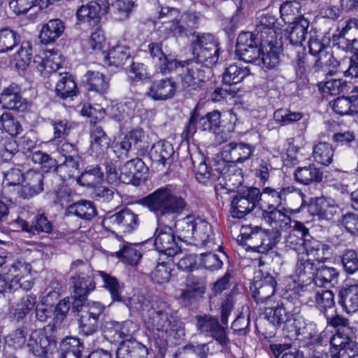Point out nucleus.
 Instances as JSON below:
<instances>
[{
	"instance_id": "obj_62",
	"label": "nucleus",
	"mask_w": 358,
	"mask_h": 358,
	"mask_svg": "<svg viewBox=\"0 0 358 358\" xmlns=\"http://www.w3.org/2000/svg\"><path fill=\"white\" fill-rule=\"evenodd\" d=\"M317 266L309 259H299L295 268V273L299 278L313 279L317 271Z\"/></svg>"
},
{
	"instance_id": "obj_26",
	"label": "nucleus",
	"mask_w": 358,
	"mask_h": 358,
	"mask_svg": "<svg viewBox=\"0 0 358 358\" xmlns=\"http://www.w3.org/2000/svg\"><path fill=\"white\" fill-rule=\"evenodd\" d=\"M43 191V175L38 171L30 169L24 176L23 182L19 192L24 199L31 198Z\"/></svg>"
},
{
	"instance_id": "obj_7",
	"label": "nucleus",
	"mask_w": 358,
	"mask_h": 358,
	"mask_svg": "<svg viewBox=\"0 0 358 358\" xmlns=\"http://www.w3.org/2000/svg\"><path fill=\"white\" fill-rule=\"evenodd\" d=\"M241 235L247 241L246 245L251 250L266 254L272 250L278 242V237L267 229L255 226H244Z\"/></svg>"
},
{
	"instance_id": "obj_37",
	"label": "nucleus",
	"mask_w": 358,
	"mask_h": 358,
	"mask_svg": "<svg viewBox=\"0 0 358 358\" xmlns=\"http://www.w3.org/2000/svg\"><path fill=\"white\" fill-rule=\"evenodd\" d=\"M292 304L289 301H286L280 305H278L275 308H266L265 309V314L272 323L274 324H284L285 328L292 317Z\"/></svg>"
},
{
	"instance_id": "obj_20",
	"label": "nucleus",
	"mask_w": 358,
	"mask_h": 358,
	"mask_svg": "<svg viewBox=\"0 0 358 358\" xmlns=\"http://www.w3.org/2000/svg\"><path fill=\"white\" fill-rule=\"evenodd\" d=\"M292 193H296L302 200L304 194L299 189L294 186H287L278 188L270 187H264L262 194L267 200L268 203V208H285L287 202V196Z\"/></svg>"
},
{
	"instance_id": "obj_40",
	"label": "nucleus",
	"mask_w": 358,
	"mask_h": 358,
	"mask_svg": "<svg viewBox=\"0 0 358 358\" xmlns=\"http://www.w3.org/2000/svg\"><path fill=\"white\" fill-rule=\"evenodd\" d=\"M64 23L59 19L49 20L43 26L40 33L41 43L49 44L55 42L64 32Z\"/></svg>"
},
{
	"instance_id": "obj_12",
	"label": "nucleus",
	"mask_w": 358,
	"mask_h": 358,
	"mask_svg": "<svg viewBox=\"0 0 358 358\" xmlns=\"http://www.w3.org/2000/svg\"><path fill=\"white\" fill-rule=\"evenodd\" d=\"M351 334L348 320L337 315V358H353L356 355L357 345L351 339Z\"/></svg>"
},
{
	"instance_id": "obj_58",
	"label": "nucleus",
	"mask_w": 358,
	"mask_h": 358,
	"mask_svg": "<svg viewBox=\"0 0 358 358\" xmlns=\"http://www.w3.org/2000/svg\"><path fill=\"white\" fill-rule=\"evenodd\" d=\"M115 255L123 262L131 265H136L141 257V252L131 244H124Z\"/></svg>"
},
{
	"instance_id": "obj_30",
	"label": "nucleus",
	"mask_w": 358,
	"mask_h": 358,
	"mask_svg": "<svg viewBox=\"0 0 358 358\" xmlns=\"http://www.w3.org/2000/svg\"><path fill=\"white\" fill-rule=\"evenodd\" d=\"M110 141L102 128L94 127L90 131V155L96 158L103 156L109 149Z\"/></svg>"
},
{
	"instance_id": "obj_41",
	"label": "nucleus",
	"mask_w": 358,
	"mask_h": 358,
	"mask_svg": "<svg viewBox=\"0 0 358 358\" xmlns=\"http://www.w3.org/2000/svg\"><path fill=\"white\" fill-rule=\"evenodd\" d=\"M104 178V172L101 166L89 165L78 178V182L82 186L94 187L101 183Z\"/></svg>"
},
{
	"instance_id": "obj_34",
	"label": "nucleus",
	"mask_w": 358,
	"mask_h": 358,
	"mask_svg": "<svg viewBox=\"0 0 358 358\" xmlns=\"http://www.w3.org/2000/svg\"><path fill=\"white\" fill-rule=\"evenodd\" d=\"M290 320L285 329L292 334V336L301 335L306 338H313L316 335L315 325L311 323L306 324L303 317L296 312L292 314Z\"/></svg>"
},
{
	"instance_id": "obj_35",
	"label": "nucleus",
	"mask_w": 358,
	"mask_h": 358,
	"mask_svg": "<svg viewBox=\"0 0 358 358\" xmlns=\"http://www.w3.org/2000/svg\"><path fill=\"white\" fill-rule=\"evenodd\" d=\"M220 51V43H217V44H214L207 48L193 49L192 54L197 63L202 64L206 68H211L217 63Z\"/></svg>"
},
{
	"instance_id": "obj_4",
	"label": "nucleus",
	"mask_w": 358,
	"mask_h": 358,
	"mask_svg": "<svg viewBox=\"0 0 358 358\" xmlns=\"http://www.w3.org/2000/svg\"><path fill=\"white\" fill-rule=\"evenodd\" d=\"M0 268L3 276L10 282V287L14 291L22 288L29 290L34 282L30 275L31 266L23 259H13L7 256H0Z\"/></svg>"
},
{
	"instance_id": "obj_13",
	"label": "nucleus",
	"mask_w": 358,
	"mask_h": 358,
	"mask_svg": "<svg viewBox=\"0 0 358 358\" xmlns=\"http://www.w3.org/2000/svg\"><path fill=\"white\" fill-rule=\"evenodd\" d=\"M51 329L50 327L39 329L32 331L30 334L27 347L36 356L43 357L55 348L56 340L48 332Z\"/></svg>"
},
{
	"instance_id": "obj_36",
	"label": "nucleus",
	"mask_w": 358,
	"mask_h": 358,
	"mask_svg": "<svg viewBox=\"0 0 358 358\" xmlns=\"http://www.w3.org/2000/svg\"><path fill=\"white\" fill-rule=\"evenodd\" d=\"M148 48L150 56L162 73L173 71L177 65V60L169 58L163 52L161 43H152L148 45Z\"/></svg>"
},
{
	"instance_id": "obj_6",
	"label": "nucleus",
	"mask_w": 358,
	"mask_h": 358,
	"mask_svg": "<svg viewBox=\"0 0 358 358\" xmlns=\"http://www.w3.org/2000/svg\"><path fill=\"white\" fill-rule=\"evenodd\" d=\"M106 170V178L108 183L116 184L121 182L125 184L138 185L147 172L145 163L140 158H135L127 162L120 169L118 176L115 166L111 161L103 164Z\"/></svg>"
},
{
	"instance_id": "obj_49",
	"label": "nucleus",
	"mask_w": 358,
	"mask_h": 358,
	"mask_svg": "<svg viewBox=\"0 0 358 358\" xmlns=\"http://www.w3.org/2000/svg\"><path fill=\"white\" fill-rule=\"evenodd\" d=\"M83 350V344L79 338L69 337L65 338L60 345L62 358H81Z\"/></svg>"
},
{
	"instance_id": "obj_5",
	"label": "nucleus",
	"mask_w": 358,
	"mask_h": 358,
	"mask_svg": "<svg viewBox=\"0 0 358 358\" xmlns=\"http://www.w3.org/2000/svg\"><path fill=\"white\" fill-rule=\"evenodd\" d=\"M167 18L162 21V26L159 31L166 36L173 34L174 36H187L191 31L198 26L199 17L192 13H185L179 15L176 8H162L159 15V19Z\"/></svg>"
},
{
	"instance_id": "obj_39",
	"label": "nucleus",
	"mask_w": 358,
	"mask_h": 358,
	"mask_svg": "<svg viewBox=\"0 0 358 358\" xmlns=\"http://www.w3.org/2000/svg\"><path fill=\"white\" fill-rule=\"evenodd\" d=\"M289 24L291 27L288 38L290 43L296 46L302 45L306 37L309 21L301 15Z\"/></svg>"
},
{
	"instance_id": "obj_45",
	"label": "nucleus",
	"mask_w": 358,
	"mask_h": 358,
	"mask_svg": "<svg viewBox=\"0 0 358 358\" xmlns=\"http://www.w3.org/2000/svg\"><path fill=\"white\" fill-rule=\"evenodd\" d=\"M196 217L188 215L175 223V229L179 240L192 243Z\"/></svg>"
},
{
	"instance_id": "obj_51",
	"label": "nucleus",
	"mask_w": 358,
	"mask_h": 358,
	"mask_svg": "<svg viewBox=\"0 0 358 358\" xmlns=\"http://www.w3.org/2000/svg\"><path fill=\"white\" fill-rule=\"evenodd\" d=\"M129 57L130 50L129 47L125 45L117 44L109 50L106 59L108 62L109 65L120 66L125 63Z\"/></svg>"
},
{
	"instance_id": "obj_21",
	"label": "nucleus",
	"mask_w": 358,
	"mask_h": 358,
	"mask_svg": "<svg viewBox=\"0 0 358 358\" xmlns=\"http://www.w3.org/2000/svg\"><path fill=\"white\" fill-rule=\"evenodd\" d=\"M286 208H268L262 211V218L272 230L276 232L287 231L292 227V220Z\"/></svg>"
},
{
	"instance_id": "obj_19",
	"label": "nucleus",
	"mask_w": 358,
	"mask_h": 358,
	"mask_svg": "<svg viewBox=\"0 0 358 358\" xmlns=\"http://www.w3.org/2000/svg\"><path fill=\"white\" fill-rule=\"evenodd\" d=\"M196 318V328L201 334L212 336L222 345L227 343L225 330L220 324L217 318L208 315L197 316Z\"/></svg>"
},
{
	"instance_id": "obj_2",
	"label": "nucleus",
	"mask_w": 358,
	"mask_h": 358,
	"mask_svg": "<svg viewBox=\"0 0 358 358\" xmlns=\"http://www.w3.org/2000/svg\"><path fill=\"white\" fill-rule=\"evenodd\" d=\"M145 202L157 216L180 213L186 206L185 199L176 194L171 185L157 189L145 199Z\"/></svg>"
},
{
	"instance_id": "obj_16",
	"label": "nucleus",
	"mask_w": 358,
	"mask_h": 358,
	"mask_svg": "<svg viewBox=\"0 0 358 358\" xmlns=\"http://www.w3.org/2000/svg\"><path fill=\"white\" fill-rule=\"evenodd\" d=\"M341 30L337 34V47L343 52H348L358 45V19L351 18L341 25Z\"/></svg>"
},
{
	"instance_id": "obj_17",
	"label": "nucleus",
	"mask_w": 358,
	"mask_h": 358,
	"mask_svg": "<svg viewBox=\"0 0 358 358\" xmlns=\"http://www.w3.org/2000/svg\"><path fill=\"white\" fill-rule=\"evenodd\" d=\"M255 147L243 142H230L222 147L221 155L223 159L221 162L243 163L249 159L255 152Z\"/></svg>"
},
{
	"instance_id": "obj_47",
	"label": "nucleus",
	"mask_w": 358,
	"mask_h": 358,
	"mask_svg": "<svg viewBox=\"0 0 358 358\" xmlns=\"http://www.w3.org/2000/svg\"><path fill=\"white\" fill-rule=\"evenodd\" d=\"M250 73V69L248 67L236 64H231L225 69L222 75V82L227 85H236L248 76Z\"/></svg>"
},
{
	"instance_id": "obj_32",
	"label": "nucleus",
	"mask_w": 358,
	"mask_h": 358,
	"mask_svg": "<svg viewBox=\"0 0 358 358\" xmlns=\"http://www.w3.org/2000/svg\"><path fill=\"white\" fill-rule=\"evenodd\" d=\"M339 303L348 313L358 310V284L345 285L339 289Z\"/></svg>"
},
{
	"instance_id": "obj_25",
	"label": "nucleus",
	"mask_w": 358,
	"mask_h": 358,
	"mask_svg": "<svg viewBox=\"0 0 358 358\" xmlns=\"http://www.w3.org/2000/svg\"><path fill=\"white\" fill-rule=\"evenodd\" d=\"M105 222L111 224L115 228L123 233H130L137 229L139 220L138 215L129 208L108 216Z\"/></svg>"
},
{
	"instance_id": "obj_9",
	"label": "nucleus",
	"mask_w": 358,
	"mask_h": 358,
	"mask_svg": "<svg viewBox=\"0 0 358 358\" xmlns=\"http://www.w3.org/2000/svg\"><path fill=\"white\" fill-rule=\"evenodd\" d=\"M231 172L230 166L224 162H217L211 171H209L205 162H201L195 171V177L200 183L204 185L217 182L220 185L229 186L228 182L232 180Z\"/></svg>"
},
{
	"instance_id": "obj_3",
	"label": "nucleus",
	"mask_w": 358,
	"mask_h": 358,
	"mask_svg": "<svg viewBox=\"0 0 358 358\" xmlns=\"http://www.w3.org/2000/svg\"><path fill=\"white\" fill-rule=\"evenodd\" d=\"M150 301L143 296H133L129 300V306L138 312H148V318L146 320L148 325L153 329L168 332L171 329V317L166 311L167 304L164 301L157 302L150 307Z\"/></svg>"
},
{
	"instance_id": "obj_15",
	"label": "nucleus",
	"mask_w": 358,
	"mask_h": 358,
	"mask_svg": "<svg viewBox=\"0 0 358 358\" xmlns=\"http://www.w3.org/2000/svg\"><path fill=\"white\" fill-rule=\"evenodd\" d=\"M140 329L139 324L133 320L110 321L106 324L107 336L114 342L131 341V339Z\"/></svg>"
},
{
	"instance_id": "obj_63",
	"label": "nucleus",
	"mask_w": 358,
	"mask_h": 358,
	"mask_svg": "<svg viewBox=\"0 0 358 358\" xmlns=\"http://www.w3.org/2000/svg\"><path fill=\"white\" fill-rule=\"evenodd\" d=\"M222 265V259L216 254L206 252L199 255V267L201 266L207 270L215 271L221 268Z\"/></svg>"
},
{
	"instance_id": "obj_11",
	"label": "nucleus",
	"mask_w": 358,
	"mask_h": 358,
	"mask_svg": "<svg viewBox=\"0 0 358 358\" xmlns=\"http://www.w3.org/2000/svg\"><path fill=\"white\" fill-rule=\"evenodd\" d=\"M260 196V190L255 187L235 195L231 202V216L238 219L243 218L256 208Z\"/></svg>"
},
{
	"instance_id": "obj_43",
	"label": "nucleus",
	"mask_w": 358,
	"mask_h": 358,
	"mask_svg": "<svg viewBox=\"0 0 358 358\" xmlns=\"http://www.w3.org/2000/svg\"><path fill=\"white\" fill-rule=\"evenodd\" d=\"M276 281L271 275H267L253 291L252 296L257 303H266L275 293Z\"/></svg>"
},
{
	"instance_id": "obj_22",
	"label": "nucleus",
	"mask_w": 358,
	"mask_h": 358,
	"mask_svg": "<svg viewBox=\"0 0 358 358\" xmlns=\"http://www.w3.org/2000/svg\"><path fill=\"white\" fill-rule=\"evenodd\" d=\"M155 236V246L159 252L171 257L179 251L171 227L165 225L157 228Z\"/></svg>"
},
{
	"instance_id": "obj_48",
	"label": "nucleus",
	"mask_w": 358,
	"mask_h": 358,
	"mask_svg": "<svg viewBox=\"0 0 358 358\" xmlns=\"http://www.w3.org/2000/svg\"><path fill=\"white\" fill-rule=\"evenodd\" d=\"M294 178L299 183L308 185L320 182L322 178V173L313 166L299 167L294 172Z\"/></svg>"
},
{
	"instance_id": "obj_50",
	"label": "nucleus",
	"mask_w": 358,
	"mask_h": 358,
	"mask_svg": "<svg viewBox=\"0 0 358 358\" xmlns=\"http://www.w3.org/2000/svg\"><path fill=\"white\" fill-rule=\"evenodd\" d=\"M77 86L72 77L67 73L62 76L57 81L55 92L62 99L71 97L76 94Z\"/></svg>"
},
{
	"instance_id": "obj_8",
	"label": "nucleus",
	"mask_w": 358,
	"mask_h": 358,
	"mask_svg": "<svg viewBox=\"0 0 358 358\" xmlns=\"http://www.w3.org/2000/svg\"><path fill=\"white\" fill-rule=\"evenodd\" d=\"M265 43L261 38L250 31L241 33L236 42V54L246 63L259 62L262 47Z\"/></svg>"
},
{
	"instance_id": "obj_44",
	"label": "nucleus",
	"mask_w": 358,
	"mask_h": 358,
	"mask_svg": "<svg viewBox=\"0 0 358 358\" xmlns=\"http://www.w3.org/2000/svg\"><path fill=\"white\" fill-rule=\"evenodd\" d=\"M66 215H76L81 219L90 220L96 215V210L92 201L81 200L69 205L66 210Z\"/></svg>"
},
{
	"instance_id": "obj_31",
	"label": "nucleus",
	"mask_w": 358,
	"mask_h": 358,
	"mask_svg": "<svg viewBox=\"0 0 358 358\" xmlns=\"http://www.w3.org/2000/svg\"><path fill=\"white\" fill-rule=\"evenodd\" d=\"M173 154L172 144L166 141H159L154 143L150 152L151 159L164 167L172 164Z\"/></svg>"
},
{
	"instance_id": "obj_42",
	"label": "nucleus",
	"mask_w": 358,
	"mask_h": 358,
	"mask_svg": "<svg viewBox=\"0 0 358 358\" xmlns=\"http://www.w3.org/2000/svg\"><path fill=\"white\" fill-rule=\"evenodd\" d=\"M264 48L266 52L264 53L262 49V57H259V62H257L255 64H260V63H262L268 69H275L280 62V47L277 45L276 41L273 42L272 44L265 43Z\"/></svg>"
},
{
	"instance_id": "obj_59",
	"label": "nucleus",
	"mask_w": 358,
	"mask_h": 358,
	"mask_svg": "<svg viewBox=\"0 0 358 358\" xmlns=\"http://www.w3.org/2000/svg\"><path fill=\"white\" fill-rule=\"evenodd\" d=\"M0 124L8 134L16 136L22 131L20 122L10 113L5 112L0 117Z\"/></svg>"
},
{
	"instance_id": "obj_54",
	"label": "nucleus",
	"mask_w": 358,
	"mask_h": 358,
	"mask_svg": "<svg viewBox=\"0 0 358 358\" xmlns=\"http://www.w3.org/2000/svg\"><path fill=\"white\" fill-rule=\"evenodd\" d=\"M334 150L327 143H319L313 148V157L315 162L322 165H329L333 159Z\"/></svg>"
},
{
	"instance_id": "obj_53",
	"label": "nucleus",
	"mask_w": 358,
	"mask_h": 358,
	"mask_svg": "<svg viewBox=\"0 0 358 358\" xmlns=\"http://www.w3.org/2000/svg\"><path fill=\"white\" fill-rule=\"evenodd\" d=\"M20 43V36L10 29H3L0 31V53L6 52Z\"/></svg>"
},
{
	"instance_id": "obj_28",
	"label": "nucleus",
	"mask_w": 358,
	"mask_h": 358,
	"mask_svg": "<svg viewBox=\"0 0 358 358\" xmlns=\"http://www.w3.org/2000/svg\"><path fill=\"white\" fill-rule=\"evenodd\" d=\"M0 104L9 110H23L26 103L22 97L20 87L12 83L5 87L0 94Z\"/></svg>"
},
{
	"instance_id": "obj_14",
	"label": "nucleus",
	"mask_w": 358,
	"mask_h": 358,
	"mask_svg": "<svg viewBox=\"0 0 358 358\" xmlns=\"http://www.w3.org/2000/svg\"><path fill=\"white\" fill-rule=\"evenodd\" d=\"M221 124V113L218 110H213L200 117L195 115H192L185 131L188 136H192L196 128L201 131H208L218 134Z\"/></svg>"
},
{
	"instance_id": "obj_1",
	"label": "nucleus",
	"mask_w": 358,
	"mask_h": 358,
	"mask_svg": "<svg viewBox=\"0 0 358 358\" xmlns=\"http://www.w3.org/2000/svg\"><path fill=\"white\" fill-rule=\"evenodd\" d=\"M72 273L70 281L73 288V307L79 311V308L84 306L90 292L93 291L96 285L93 280L91 266L87 262L76 260L71 265Z\"/></svg>"
},
{
	"instance_id": "obj_10",
	"label": "nucleus",
	"mask_w": 358,
	"mask_h": 358,
	"mask_svg": "<svg viewBox=\"0 0 358 358\" xmlns=\"http://www.w3.org/2000/svg\"><path fill=\"white\" fill-rule=\"evenodd\" d=\"M199 63L196 62H180L177 61V65L173 71H176L180 75L182 81V85L184 88H191L196 90L201 83L205 81L206 73H210V68L205 69L199 66Z\"/></svg>"
},
{
	"instance_id": "obj_24",
	"label": "nucleus",
	"mask_w": 358,
	"mask_h": 358,
	"mask_svg": "<svg viewBox=\"0 0 358 358\" xmlns=\"http://www.w3.org/2000/svg\"><path fill=\"white\" fill-rule=\"evenodd\" d=\"M43 55H35L33 60V66L42 75L55 73L62 67L64 60L60 52L48 50Z\"/></svg>"
},
{
	"instance_id": "obj_38",
	"label": "nucleus",
	"mask_w": 358,
	"mask_h": 358,
	"mask_svg": "<svg viewBox=\"0 0 358 358\" xmlns=\"http://www.w3.org/2000/svg\"><path fill=\"white\" fill-rule=\"evenodd\" d=\"M148 349L136 341L124 342L116 352L117 358H147Z\"/></svg>"
},
{
	"instance_id": "obj_23",
	"label": "nucleus",
	"mask_w": 358,
	"mask_h": 358,
	"mask_svg": "<svg viewBox=\"0 0 358 358\" xmlns=\"http://www.w3.org/2000/svg\"><path fill=\"white\" fill-rule=\"evenodd\" d=\"M108 3L106 0L90 1L78 9L76 16L79 21L94 25L98 23L101 16L108 12Z\"/></svg>"
},
{
	"instance_id": "obj_64",
	"label": "nucleus",
	"mask_w": 358,
	"mask_h": 358,
	"mask_svg": "<svg viewBox=\"0 0 358 358\" xmlns=\"http://www.w3.org/2000/svg\"><path fill=\"white\" fill-rule=\"evenodd\" d=\"M271 350L276 357L282 355L281 358H304L303 352L296 349H291L290 344L273 345Z\"/></svg>"
},
{
	"instance_id": "obj_29",
	"label": "nucleus",
	"mask_w": 358,
	"mask_h": 358,
	"mask_svg": "<svg viewBox=\"0 0 358 358\" xmlns=\"http://www.w3.org/2000/svg\"><path fill=\"white\" fill-rule=\"evenodd\" d=\"M176 84L169 78L154 80L147 92L149 97L156 101H164L173 96Z\"/></svg>"
},
{
	"instance_id": "obj_60",
	"label": "nucleus",
	"mask_w": 358,
	"mask_h": 358,
	"mask_svg": "<svg viewBox=\"0 0 358 358\" xmlns=\"http://www.w3.org/2000/svg\"><path fill=\"white\" fill-rule=\"evenodd\" d=\"M136 106L134 101L129 100L125 103H117L110 106V114L113 119L121 122L131 114L132 108Z\"/></svg>"
},
{
	"instance_id": "obj_33",
	"label": "nucleus",
	"mask_w": 358,
	"mask_h": 358,
	"mask_svg": "<svg viewBox=\"0 0 358 358\" xmlns=\"http://www.w3.org/2000/svg\"><path fill=\"white\" fill-rule=\"evenodd\" d=\"M82 83L86 90L99 94L106 92L109 87L108 79L99 71H88L83 76Z\"/></svg>"
},
{
	"instance_id": "obj_52",
	"label": "nucleus",
	"mask_w": 358,
	"mask_h": 358,
	"mask_svg": "<svg viewBox=\"0 0 358 358\" xmlns=\"http://www.w3.org/2000/svg\"><path fill=\"white\" fill-rule=\"evenodd\" d=\"M32 55L31 45L29 41L21 43L20 48L13 55V62L17 69L25 70L31 64Z\"/></svg>"
},
{
	"instance_id": "obj_46",
	"label": "nucleus",
	"mask_w": 358,
	"mask_h": 358,
	"mask_svg": "<svg viewBox=\"0 0 358 358\" xmlns=\"http://www.w3.org/2000/svg\"><path fill=\"white\" fill-rule=\"evenodd\" d=\"M36 303V297L34 295L27 294L22 297L19 301L13 303L10 312L17 321H20L34 308Z\"/></svg>"
},
{
	"instance_id": "obj_61",
	"label": "nucleus",
	"mask_w": 358,
	"mask_h": 358,
	"mask_svg": "<svg viewBox=\"0 0 358 358\" xmlns=\"http://www.w3.org/2000/svg\"><path fill=\"white\" fill-rule=\"evenodd\" d=\"M51 125L53 127L54 139H57L66 138L71 130L76 127V124L66 118H63L51 120Z\"/></svg>"
},
{
	"instance_id": "obj_56",
	"label": "nucleus",
	"mask_w": 358,
	"mask_h": 358,
	"mask_svg": "<svg viewBox=\"0 0 358 358\" xmlns=\"http://www.w3.org/2000/svg\"><path fill=\"white\" fill-rule=\"evenodd\" d=\"M303 253L306 252L307 256H312L317 262H323L327 257H324L329 250L327 245H322L320 250V244L315 239L308 240L305 238L304 245H303Z\"/></svg>"
},
{
	"instance_id": "obj_18",
	"label": "nucleus",
	"mask_w": 358,
	"mask_h": 358,
	"mask_svg": "<svg viewBox=\"0 0 358 358\" xmlns=\"http://www.w3.org/2000/svg\"><path fill=\"white\" fill-rule=\"evenodd\" d=\"M280 31L278 20L273 15H262L257 19L255 35L261 38L264 43L272 44L273 42H275Z\"/></svg>"
},
{
	"instance_id": "obj_27",
	"label": "nucleus",
	"mask_w": 358,
	"mask_h": 358,
	"mask_svg": "<svg viewBox=\"0 0 358 358\" xmlns=\"http://www.w3.org/2000/svg\"><path fill=\"white\" fill-rule=\"evenodd\" d=\"M194 223L192 242L196 246H206L213 248L215 234L211 224L204 219L196 217Z\"/></svg>"
},
{
	"instance_id": "obj_57",
	"label": "nucleus",
	"mask_w": 358,
	"mask_h": 358,
	"mask_svg": "<svg viewBox=\"0 0 358 358\" xmlns=\"http://www.w3.org/2000/svg\"><path fill=\"white\" fill-rule=\"evenodd\" d=\"M300 9V3L295 1H286L280 8V17L285 24H289L294 21L298 16Z\"/></svg>"
},
{
	"instance_id": "obj_55",
	"label": "nucleus",
	"mask_w": 358,
	"mask_h": 358,
	"mask_svg": "<svg viewBox=\"0 0 358 358\" xmlns=\"http://www.w3.org/2000/svg\"><path fill=\"white\" fill-rule=\"evenodd\" d=\"M317 215L322 219L331 220L336 213L335 201L331 198H321L315 203Z\"/></svg>"
}]
</instances>
